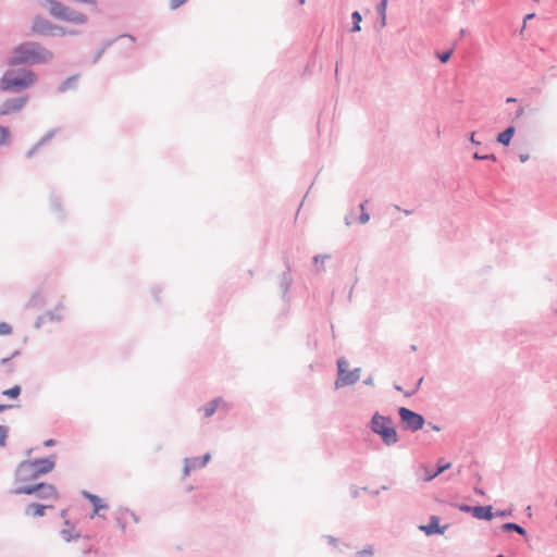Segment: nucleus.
I'll use <instances>...</instances> for the list:
<instances>
[{"label": "nucleus", "instance_id": "nucleus-25", "mask_svg": "<svg viewBox=\"0 0 557 557\" xmlns=\"http://www.w3.org/2000/svg\"><path fill=\"white\" fill-rule=\"evenodd\" d=\"M21 394V387L18 385L13 386L12 388L4 389L2 395L8 396L10 398H17Z\"/></svg>", "mask_w": 557, "mask_h": 557}, {"label": "nucleus", "instance_id": "nucleus-58", "mask_svg": "<svg viewBox=\"0 0 557 557\" xmlns=\"http://www.w3.org/2000/svg\"><path fill=\"white\" fill-rule=\"evenodd\" d=\"M497 557H506V556H505V555H503V554H499V555H497Z\"/></svg>", "mask_w": 557, "mask_h": 557}, {"label": "nucleus", "instance_id": "nucleus-19", "mask_svg": "<svg viewBox=\"0 0 557 557\" xmlns=\"http://www.w3.org/2000/svg\"><path fill=\"white\" fill-rule=\"evenodd\" d=\"M516 133V127L513 125L507 126L503 132H500L496 140L503 146H508Z\"/></svg>", "mask_w": 557, "mask_h": 557}, {"label": "nucleus", "instance_id": "nucleus-46", "mask_svg": "<svg viewBox=\"0 0 557 557\" xmlns=\"http://www.w3.org/2000/svg\"><path fill=\"white\" fill-rule=\"evenodd\" d=\"M474 135H475V133H471V135H470V141H471L472 144H474V145H480L481 143H480V141H476V140L474 139Z\"/></svg>", "mask_w": 557, "mask_h": 557}, {"label": "nucleus", "instance_id": "nucleus-12", "mask_svg": "<svg viewBox=\"0 0 557 557\" xmlns=\"http://www.w3.org/2000/svg\"><path fill=\"white\" fill-rule=\"evenodd\" d=\"M448 525H440V518L437 516H431L428 524L420 525V530L426 535L443 534Z\"/></svg>", "mask_w": 557, "mask_h": 557}, {"label": "nucleus", "instance_id": "nucleus-39", "mask_svg": "<svg viewBox=\"0 0 557 557\" xmlns=\"http://www.w3.org/2000/svg\"><path fill=\"white\" fill-rule=\"evenodd\" d=\"M344 222H345V225H346V226H350V225H351V223H352L351 214H347V215H345V218H344Z\"/></svg>", "mask_w": 557, "mask_h": 557}, {"label": "nucleus", "instance_id": "nucleus-52", "mask_svg": "<svg viewBox=\"0 0 557 557\" xmlns=\"http://www.w3.org/2000/svg\"><path fill=\"white\" fill-rule=\"evenodd\" d=\"M35 305H36V302H35V297H34V298L30 300L29 306H30V307H33V306H35Z\"/></svg>", "mask_w": 557, "mask_h": 557}, {"label": "nucleus", "instance_id": "nucleus-21", "mask_svg": "<svg viewBox=\"0 0 557 557\" xmlns=\"http://www.w3.org/2000/svg\"><path fill=\"white\" fill-rule=\"evenodd\" d=\"M500 530L505 533L517 532L518 534L525 536L527 531L520 524L515 522H505L502 524Z\"/></svg>", "mask_w": 557, "mask_h": 557}, {"label": "nucleus", "instance_id": "nucleus-3", "mask_svg": "<svg viewBox=\"0 0 557 557\" xmlns=\"http://www.w3.org/2000/svg\"><path fill=\"white\" fill-rule=\"evenodd\" d=\"M36 81V75L32 71L21 70L18 72L8 71L3 74L0 88L3 91L7 90H22L30 85H33Z\"/></svg>", "mask_w": 557, "mask_h": 557}, {"label": "nucleus", "instance_id": "nucleus-48", "mask_svg": "<svg viewBox=\"0 0 557 557\" xmlns=\"http://www.w3.org/2000/svg\"><path fill=\"white\" fill-rule=\"evenodd\" d=\"M360 210L361 212H366V202L360 205Z\"/></svg>", "mask_w": 557, "mask_h": 557}, {"label": "nucleus", "instance_id": "nucleus-13", "mask_svg": "<svg viewBox=\"0 0 557 557\" xmlns=\"http://www.w3.org/2000/svg\"><path fill=\"white\" fill-rule=\"evenodd\" d=\"M52 508H54L53 504L30 503L27 505L24 512L27 517L39 518L46 515V509Z\"/></svg>", "mask_w": 557, "mask_h": 557}, {"label": "nucleus", "instance_id": "nucleus-45", "mask_svg": "<svg viewBox=\"0 0 557 557\" xmlns=\"http://www.w3.org/2000/svg\"><path fill=\"white\" fill-rule=\"evenodd\" d=\"M428 425L433 430V431H441V428L436 424H433L432 422H429Z\"/></svg>", "mask_w": 557, "mask_h": 557}, {"label": "nucleus", "instance_id": "nucleus-53", "mask_svg": "<svg viewBox=\"0 0 557 557\" xmlns=\"http://www.w3.org/2000/svg\"><path fill=\"white\" fill-rule=\"evenodd\" d=\"M9 406H5V405H0V411H3L4 409H7Z\"/></svg>", "mask_w": 557, "mask_h": 557}, {"label": "nucleus", "instance_id": "nucleus-15", "mask_svg": "<svg viewBox=\"0 0 557 557\" xmlns=\"http://www.w3.org/2000/svg\"><path fill=\"white\" fill-rule=\"evenodd\" d=\"M26 98H15L8 100L2 106V114L7 115L16 111H20L26 103Z\"/></svg>", "mask_w": 557, "mask_h": 557}, {"label": "nucleus", "instance_id": "nucleus-29", "mask_svg": "<svg viewBox=\"0 0 557 557\" xmlns=\"http://www.w3.org/2000/svg\"><path fill=\"white\" fill-rule=\"evenodd\" d=\"M453 50H446L443 52H437V58L442 63H446L449 61L451 57Z\"/></svg>", "mask_w": 557, "mask_h": 557}, {"label": "nucleus", "instance_id": "nucleus-10", "mask_svg": "<svg viewBox=\"0 0 557 557\" xmlns=\"http://www.w3.org/2000/svg\"><path fill=\"white\" fill-rule=\"evenodd\" d=\"M285 271L277 277V285L282 294V299L284 302L289 301L288 292L294 282L292 275V265L288 258H284Z\"/></svg>", "mask_w": 557, "mask_h": 557}, {"label": "nucleus", "instance_id": "nucleus-11", "mask_svg": "<svg viewBox=\"0 0 557 557\" xmlns=\"http://www.w3.org/2000/svg\"><path fill=\"white\" fill-rule=\"evenodd\" d=\"M29 462L32 466H34V470L36 471V473H38V475L40 476L42 474L51 472L54 469L55 457L50 456L44 459H37Z\"/></svg>", "mask_w": 557, "mask_h": 557}, {"label": "nucleus", "instance_id": "nucleus-26", "mask_svg": "<svg viewBox=\"0 0 557 557\" xmlns=\"http://www.w3.org/2000/svg\"><path fill=\"white\" fill-rule=\"evenodd\" d=\"M388 0H380L376 4V13L379 16L386 15Z\"/></svg>", "mask_w": 557, "mask_h": 557}, {"label": "nucleus", "instance_id": "nucleus-49", "mask_svg": "<svg viewBox=\"0 0 557 557\" xmlns=\"http://www.w3.org/2000/svg\"><path fill=\"white\" fill-rule=\"evenodd\" d=\"M394 388H395L396 391L403 392V388H401L399 385H397V384H394Z\"/></svg>", "mask_w": 557, "mask_h": 557}, {"label": "nucleus", "instance_id": "nucleus-51", "mask_svg": "<svg viewBox=\"0 0 557 557\" xmlns=\"http://www.w3.org/2000/svg\"><path fill=\"white\" fill-rule=\"evenodd\" d=\"M466 34H467V30H466L465 28H461V29H460V35H461V36H465Z\"/></svg>", "mask_w": 557, "mask_h": 557}, {"label": "nucleus", "instance_id": "nucleus-2", "mask_svg": "<svg viewBox=\"0 0 557 557\" xmlns=\"http://www.w3.org/2000/svg\"><path fill=\"white\" fill-rule=\"evenodd\" d=\"M370 430L379 435L386 446L395 445L399 441L396 429L393 426V420L389 416H382L375 412L370 422Z\"/></svg>", "mask_w": 557, "mask_h": 557}, {"label": "nucleus", "instance_id": "nucleus-4", "mask_svg": "<svg viewBox=\"0 0 557 557\" xmlns=\"http://www.w3.org/2000/svg\"><path fill=\"white\" fill-rule=\"evenodd\" d=\"M14 494H27L36 496L41 499L42 504H53L59 499V493L54 485L49 483H39L35 485H23L22 487H15Z\"/></svg>", "mask_w": 557, "mask_h": 557}, {"label": "nucleus", "instance_id": "nucleus-59", "mask_svg": "<svg viewBox=\"0 0 557 557\" xmlns=\"http://www.w3.org/2000/svg\"><path fill=\"white\" fill-rule=\"evenodd\" d=\"M0 115H3V114H2V109H0Z\"/></svg>", "mask_w": 557, "mask_h": 557}, {"label": "nucleus", "instance_id": "nucleus-38", "mask_svg": "<svg viewBox=\"0 0 557 557\" xmlns=\"http://www.w3.org/2000/svg\"><path fill=\"white\" fill-rule=\"evenodd\" d=\"M534 16H535V14H534V13H529V14H527V15L524 16V21H523V26H522V28H521V33H522V32L524 30V28H525V23H527V21L534 18Z\"/></svg>", "mask_w": 557, "mask_h": 557}, {"label": "nucleus", "instance_id": "nucleus-37", "mask_svg": "<svg viewBox=\"0 0 557 557\" xmlns=\"http://www.w3.org/2000/svg\"><path fill=\"white\" fill-rule=\"evenodd\" d=\"M186 0H171V8L176 9L182 5Z\"/></svg>", "mask_w": 557, "mask_h": 557}, {"label": "nucleus", "instance_id": "nucleus-18", "mask_svg": "<svg viewBox=\"0 0 557 557\" xmlns=\"http://www.w3.org/2000/svg\"><path fill=\"white\" fill-rule=\"evenodd\" d=\"M210 459V454H206L202 458L187 459L185 463L184 474L187 475L190 470L203 467Z\"/></svg>", "mask_w": 557, "mask_h": 557}, {"label": "nucleus", "instance_id": "nucleus-28", "mask_svg": "<svg viewBox=\"0 0 557 557\" xmlns=\"http://www.w3.org/2000/svg\"><path fill=\"white\" fill-rule=\"evenodd\" d=\"M12 326L7 322H0V336L10 335Z\"/></svg>", "mask_w": 557, "mask_h": 557}, {"label": "nucleus", "instance_id": "nucleus-57", "mask_svg": "<svg viewBox=\"0 0 557 557\" xmlns=\"http://www.w3.org/2000/svg\"><path fill=\"white\" fill-rule=\"evenodd\" d=\"M352 496H354V497H357V496H358V491H357V490H355V491H354Z\"/></svg>", "mask_w": 557, "mask_h": 557}, {"label": "nucleus", "instance_id": "nucleus-27", "mask_svg": "<svg viewBox=\"0 0 557 557\" xmlns=\"http://www.w3.org/2000/svg\"><path fill=\"white\" fill-rule=\"evenodd\" d=\"M473 158L475 160H488V161H496L497 160L496 156L494 153L481 154L479 152H474Z\"/></svg>", "mask_w": 557, "mask_h": 557}, {"label": "nucleus", "instance_id": "nucleus-44", "mask_svg": "<svg viewBox=\"0 0 557 557\" xmlns=\"http://www.w3.org/2000/svg\"><path fill=\"white\" fill-rule=\"evenodd\" d=\"M529 158H530V156L528 153H520L519 154V159H520L521 162L528 161Z\"/></svg>", "mask_w": 557, "mask_h": 557}, {"label": "nucleus", "instance_id": "nucleus-35", "mask_svg": "<svg viewBox=\"0 0 557 557\" xmlns=\"http://www.w3.org/2000/svg\"><path fill=\"white\" fill-rule=\"evenodd\" d=\"M358 220H359V222H360L361 224H366V223H368V222H369V220H370V215H369V213H367V212H361V213H360V215H359V218H358Z\"/></svg>", "mask_w": 557, "mask_h": 557}, {"label": "nucleus", "instance_id": "nucleus-1", "mask_svg": "<svg viewBox=\"0 0 557 557\" xmlns=\"http://www.w3.org/2000/svg\"><path fill=\"white\" fill-rule=\"evenodd\" d=\"M52 53L36 42H25L13 50L11 65L37 64L47 62Z\"/></svg>", "mask_w": 557, "mask_h": 557}, {"label": "nucleus", "instance_id": "nucleus-33", "mask_svg": "<svg viewBox=\"0 0 557 557\" xmlns=\"http://www.w3.org/2000/svg\"><path fill=\"white\" fill-rule=\"evenodd\" d=\"M512 516L511 509L497 510L494 512V517L508 518Z\"/></svg>", "mask_w": 557, "mask_h": 557}, {"label": "nucleus", "instance_id": "nucleus-14", "mask_svg": "<svg viewBox=\"0 0 557 557\" xmlns=\"http://www.w3.org/2000/svg\"><path fill=\"white\" fill-rule=\"evenodd\" d=\"M450 467H451V463L444 462L443 459L438 460L435 471H432L428 466H423V470L425 473L424 481L430 482V481L434 480L437 475H440L444 471L448 470Z\"/></svg>", "mask_w": 557, "mask_h": 557}, {"label": "nucleus", "instance_id": "nucleus-6", "mask_svg": "<svg viewBox=\"0 0 557 557\" xmlns=\"http://www.w3.org/2000/svg\"><path fill=\"white\" fill-rule=\"evenodd\" d=\"M361 369L355 368L348 371V362L344 357L337 360V379L335 381V388L339 389L344 386H350L357 383L360 379Z\"/></svg>", "mask_w": 557, "mask_h": 557}, {"label": "nucleus", "instance_id": "nucleus-47", "mask_svg": "<svg viewBox=\"0 0 557 557\" xmlns=\"http://www.w3.org/2000/svg\"><path fill=\"white\" fill-rule=\"evenodd\" d=\"M474 493L478 495H484V491L480 487H474Z\"/></svg>", "mask_w": 557, "mask_h": 557}, {"label": "nucleus", "instance_id": "nucleus-20", "mask_svg": "<svg viewBox=\"0 0 557 557\" xmlns=\"http://www.w3.org/2000/svg\"><path fill=\"white\" fill-rule=\"evenodd\" d=\"M221 405H225V403L221 399H214L200 408L199 411L202 412L205 418H209L220 408Z\"/></svg>", "mask_w": 557, "mask_h": 557}, {"label": "nucleus", "instance_id": "nucleus-16", "mask_svg": "<svg viewBox=\"0 0 557 557\" xmlns=\"http://www.w3.org/2000/svg\"><path fill=\"white\" fill-rule=\"evenodd\" d=\"M472 516L479 520L490 521L494 518L493 507L491 505L474 506Z\"/></svg>", "mask_w": 557, "mask_h": 557}, {"label": "nucleus", "instance_id": "nucleus-50", "mask_svg": "<svg viewBox=\"0 0 557 557\" xmlns=\"http://www.w3.org/2000/svg\"><path fill=\"white\" fill-rule=\"evenodd\" d=\"M45 445H46V446H51V445H53V441H52V440H49V441H47V442L45 443Z\"/></svg>", "mask_w": 557, "mask_h": 557}, {"label": "nucleus", "instance_id": "nucleus-5", "mask_svg": "<svg viewBox=\"0 0 557 557\" xmlns=\"http://www.w3.org/2000/svg\"><path fill=\"white\" fill-rule=\"evenodd\" d=\"M49 5L50 14L55 18L63 20L76 25L85 24L88 21L87 15L65 7L61 2L51 0L49 1Z\"/></svg>", "mask_w": 557, "mask_h": 557}, {"label": "nucleus", "instance_id": "nucleus-7", "mask_svg": "<svg viewBox=\"0 0 557 557\" xmlns=\"http://www.w3.org/2000/svg\"><path fill=\"white\" fill-rule=\"evenodd\" d=\"M398 416L404 429L407 431L417 432L421 430L425 423L422 414L406 407L398 408Z\"/></svg>", "mask_w": 557, "mask_h": 557}, {"label": "nucleus", "instance_id": "nucleus-32", "mask_svg": "<svg viewBox=\"0 0 557 557\" xmlns=\"http://www.w3.org/2000/svg\"><path fill=\"white\" fill-rule=\"evenodd\" d=\"M422 381H423V377H420L418 380L417 384L414 385V387L411 391L404 392L405 396L406 397H411L412 395H414L418 392L420 385L422 384Z\"/></svg>", "mask_w": 557, "mask_h": 557}, {"label": "nucleus", "instance_id": "nucleus-36", "mask_svg": "<svg viewBox=\"0 0 557 557\" xmlns=\"http://www.w3.org/2000/svg\"><path fill=\"white\" fill-rule=\"evenodd\" d=\"M386 25V15L379 16L377 27L383 28Z\"/></svg>", "mask_w": 557, "mask_h": 557}, {"label": "nucleus", "instance_id": "nucleus-54", "mask_svg": "<svg viewBox=\"0 0 557 557\" xmlns=\"http://www.w3.org/2000/svg\"><path fill=\"white\" fill-rule=\"evenodd\" d=\"M507 102H515L516 101V98H507L506 100Z\"/></svg>", "mask_w": 557, "mask_h": 557}, {"label": "nucleus", "instance_id": "nucleus-41", "mask_svg": "<svg viewBox=\"0 0 557 557\" xmlns=\"http://www.w3.org/2000/svg\"><path fill=\"white\" fill-rule=\"evenodd\" d=\"M387 488L388 487L386 485H382L381 488L372 491L371 494L374 495V496H377L380 494V492L386 491Z\"/></svg>", "mask_w": 557, "mask_h": 557}, {"label": "nucleus", "instance_id": "nucleus-34", "mask_svg": "<svg viewBox=\"0 0 557 557\" xmlns=\"http://www.w3.org/2000/svg\"><path fill=\"white\" fill-rule=\"evenodd\" d=\"M7 436H8V429L3 425H0V446H4Z\"/></svg>", "mask_w": 557, "mask_h": 557}, {"label": "nucleus", "instance_id": "nucleus-31", "mask_svg": "<svg viewBox=\"0 0 557 557\" xmlns=\"http://www.w3.org/2000/svg\"><path fill=\"white\" fill-rule=\"evenodd\" d=\"M456 508H458L461 512L471 513L473 515V507L467 504H457L455 505Z\"/></svg>", "mask_w": 557, "mask_h": 557}, {"label": "nucleus", "instance_id": "nucleus-8", "mask_svg": "<svg viewBox=\"0 0 557 557\" xmlns=\"http://www.w3.org/2000/svg\"><path fill=\"white\" fill-rule=\"evenodd\" d=\"M32 30L39 35H51L54 30H59L61 35H77L74 30H66L50 23L48 20L37 16L33 21Z\"/></svg>", "mask_w": 557, "mask_h": 557}, {"label": "nucleus", "instance_id": "nucleus-30", "mask_svg": "<svg viewBox=\"0 0 557 557\" xmlns=\"http://www.w3.org/2000/svg\"><path fill=\"white\" fill-rule=\"evenodd\" d=\"M374 554L372 547H366L362 550L356 553V557H372Z\"/></svg>", "mask_w": 557, "mask_h": 557}, {"label": "nucleus", "instance_id": "nucleus-43", "mask_svg": "<svg viewBox=\"0 0 557 557\" xmlns=\"http://www.w3.org/2000/svg\"><path fill=\"white\" fill-rule=\"evenodd\" d=\"M326 540H327V542H329L330 544H332V545H336V543H337V539H335V537H334V536H332V535H327V536H326Z\"/></svg>", "mask_w": 557, "mask_h": 557}, {"label": "nucleus", "instance_id": "nucleus-42", "mask_svg": "<svg viewBox=\"0 0 557 557\" xmlns=\"http://www.w3.org/2000/svg\"><path fill=\"white\" fill-rule=\"evenodd\" d=\"M523 113H524L523 107L518 108V110L516 111V114H515V119H519L520 116L523 115Z\"/></svg>", "mask_w": 557, "mask_h": 557}, {"label": "nucleus", "instance_id": "nucleus-55", "mask_svg": "<svg viewBox=\"0 0 557 557\" xmlns=\"http://www.w3.org/2000/svg\"><path fill=\"white\" fill-rule=\"evenodd\" d=\"M410 349H411L412 351H416V350H417V346H416V345H411V346H410Z\"/></svg>", "mask_w": 557, "mask_h": 557}, {"label": "nucleus", "instance_id": "nucleus-56", "mask_svg": "<svg viewBox=\"0 0 557 557\" xmlns=\"http://www.w3.org/2000/svg\"><path fill=\"white\" fill-rule=\"evenodd\" d=\"M404 212H405V214H407V215H409V214H411V213H412V211H411V210H405Z\"/></svg>", "mask_w": 557, "mask_h": 557}, {"label": "nucleus", "instance_id": "nucleus-23", "mask_svg": "<svg viewBox=\"0 0 557 557\" xmlns=\"http://www.w3.org/2000/svg\"><path fill=\"white\" fill-rule=\"evenodd\" d=\"M330 255H317L313 257V262L318 264V261H321V265H317L315 271L317 273L323 272L325 270L324 268V261L330 259Z\"/></svg>", "mask_w": 557, "mask_h": 557}, {"label": "nucleus", "instance_id": "nucleus-22", "mask_svg": "<svg viewBox=\"0 0 557 557\" xmlns=\"http://www.w3.org/2000/svg\"><path fill=\"white\" fill-rule=\"evenodd\" d=\"M351 20H352V27L351 32L357 33L361 30L360 23L362 21V16L359 11H354L351 13Z\"/></svg>", "mask_w": 557, "mask_h": 557}, {"label": "nucleus", "instance_id": "nucleus-40", "mask_svg": "<svg viewBox=\"0 0 557 557\" xmlns=\"http://www.w3.org/2000/svg\"><path fill=\"white\" fill-rule=\"evenodd\" d=\"M364 385L372 386L374 384L373 377L370 375L367 379L363 380Z\"/></svg>", "mask_w": 557, "mask_h": 557}, {"label": "nucleus", "instance_id": "nucleus-9", "mask_svg": "<svg viewBox=\"0 0 557 557\" xmlns=\"http://www.w3.org/2000/svg\"><path fill=\"white\" fill-rule=\"evenodd\" d=\"M34 469V466H32L29 461L20 463L15 471L16 487H22L23 485H33L32 482L39 476Z\"/></svg>", "mask_w": 557, "mask_h": 557}, {"label": "nucleus", "instance_id": "nucleus-17", "mask_svg": "<svg viewBox=\"0 0 557 557\" xmlns=\"http://www.w3.org/2000/svg\"><path fill=\"white\" fill-rule=\"evenodd\" d=\"M83 495L92 504L94 513L91 518L95 516H100V511L108 507L107 504H104L103 500L97 495L90 494L88 492H84Z\"/></svg>", "mask_w": 557, "mask_h": 557}, {"label": "nucleus", "instance_id": "nucleus-24", "mask_svg": "<svg viewBox=\"0 0 557 557\" xmlns=\"http://www.w3.org/2000/svg\"><path fill=\"white\" fill-rule=\"evenodd\" d=\"M10 131L8 127L0 125V146H5L10 141Z\"/></svg>", "mask_w": 557, "mask_h": 557}]
</instances>
